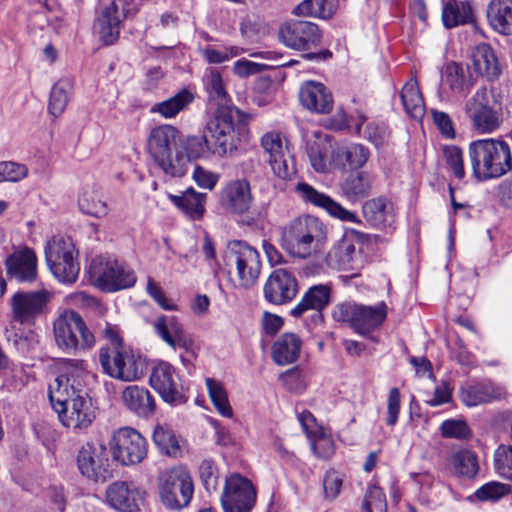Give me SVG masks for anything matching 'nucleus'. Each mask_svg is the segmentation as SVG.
<instances>
[{
  "label": "nucleus",
  "instance_id": "obj_19",
  "mask_svg": "<svg viewBox=\"0 0 512 512\" xmlns=\"http://www.w3.org/2000/svg\"><path fill=\"white\" fill-rule=\"evenodd\" d=\"M118 1L122 5L121 11L117 1L113 0L103 9L97 19L100 38L106 45H112L118 40L123 20L133 18L140 8V3L137 0Z\"/></svg>",
  "mask_w": 512,
  "mask_h": 512
},
{
  "label": "nucleus",
  "instance_id": "obj_30",
  "mask_svg": "<svg viewBox=\"0 0 512 512\" xmlns=\"http://www.w3.org/2000/svg\"><path fill=\"white\" fill-rule=\"evenodd\" d=\"M331 286L328 284H318L310 287L302 296L299 303L292 308L290 314L293 317H301L309 310L316 311L314 319L322 321L321 311L330 303Z\"/></svg>",
  "mask_w": 512,
  "mask_h": 512
},
{
  "label": "nucleus",
  "instance_id": "obj_53",
  "mask_svg": "<svg viewBox=\"0 0 512 512\" xmlns=\"http://www.w3.org/2000/svg\"><path fill=\"white\" fill-rule=\"evenodd\" d=\"M243 52V49L237 46L224 47L218 50L213 46H207L201 49V54L210 64H221L237 57Z\"/></svg>",
  "mask_w": 512,
  "mask_h": 512
},
{
  "label": "nucleus",
  "instance_id": "obj_5",
  "mask_svg": "<svg viewBox=\"0 0 512 512\" xmlns=\"http://www.w3.org/2000/svg\"><path fill=\"white\" fill-rule=\"evenodd\" d=\"M474 176L485 181L499 178L512 169V156L509 145L496 139L472 141L468 148Z\"/></svg>",
  "mask_w": 512,
  "mask_h": 512
},
{
  "label": "nucleus",
  "instance_id": "obj_52",
  "mask_svg": "<svg viewBox=\"0 0 512 512\" xmlns=\"http://www.w3.org/2000/svg\"><path fill=\"white\" fill-rule=\"evenodd\" d=\"M511 492V487L497 481H491L478 488L474 495L480 501H498Z\"/></svg>",
  "mask_w": 512,
  "mask_h": 512
},
{
  "label": "nucleus",
  "instance_id": "obj_9",
  "mask_svg": "<svg viewBox=\"0 0 512 512\" xmlns=\"http://www.w3.org/2000/svg\"><path fill=\"white\" fill-rule=\"evenodd\" d=\"M45 258L51 273L62 283H74L80 271L78 250L68 236L52 237L45 246Z\"/></svg>",
  "mask_w": 512,
  "mask_h": 512
},
{
  "label": "nucleus",
  "instance_id": "obj_3",
  "mask_svg": "<svg viewBox=\"0 0 512 512\" xmlns=\"http://www.w3.org/2000/svg\"><path fill=\"white\" fill-rule=\"evenodd\" d=\"M500 73L493 49L483 43L474 49L470 63L449 62L443 73V82L452 94L466 97L480 77L494 80Z\"/></svg>",
  "mask_w": 512,
  "mask_h": 512
},
{
  "label": "nucleus",
  "instance_id": "obj_47",
  "mask_svg": "<svg viewBox=\"0 0 512 512\" xmlns=\"http://www.w3.org/2000/svg\"><path fill=\"white\" fill-rule=\"evenodd\" d=\"M205 382L209 397L218 413L224 417H232L233 410L229 404L224 385L220 381L211 378H207Z\"/></svg>",
  "mask_w": 512,
  "mask_h": 512
},
{
  "label": "nucleus",
  "instance_id": "obj_51",
  "mask_svg": "<svg viewBox=\"0 0 512 512\" xmlns=\"http://www.w3.org/2000/svg\"><path fill=\"white\" fill-rule=\"evenodd\" d=\"M494 469L500 477L512 482V445H500L495 450Z\"/></svg>",
  "mask_w": 512,
  "mask_h": 512
},
{
  "label": "nucleus",
  "instance_id": "obj_22",
  "mask_svg": "<svg viewBox=\"0 0 512 512\" xmlns=\"http://www.w3.org/2000/svg\"><path fill=\"white\" fill-rule=\"evenodd\" d=\"M149 384L166 403L177 405L185 402L179 375L168 362H160L153 368Z\"/></svg>",
  "mask_w": 512,
  "mask_h": 512
},
{
  "label": "nucleus",
  "instance_id": "obj_6",
  "mask_svg": "<svg viewBox=\"0 0 512 512\" xmlns=\"http://www.w3.org/2000/svg\"><path fill=\"white\" fill-rule=\"evenodd\" d=\"M325 238L324 224L307 215L290 221L283 228L281 245L293 257L305 259L320 248Z\"/></svg>",
  "mask_w": 512,
  "mask_h": 512
},
{
  "label": "nucleus",
  "instance_id": "obj_2",
  "mask_svg": "<svg viewBox=\"0 0 512 512\" xmlns=\"http://www.w3.org/2000/svg\"><path fill=\"white\" fill-rule=\"evenodd\" d=\"M83 360L70 359L64 372L49 383L48 396L61 423L72 429H85L95 419L92 400L84 390Z\"/></svg>",
  "mask_w": 512,
  "mask_h": 512
},
{
  "label": "nucleus",
  "instance_id": "obj_44",
  "mask_svg": "<svg viewBox=\"0 0 512 512\" xmlns=\"http://www.w3.org/2000/svg\"><path fill=\"white\" fill-rule=\"evenodd\" d=\"M73 80L65 77L57 81L50 92L49 112L55 117L61 115L70 101V96L73 89Z\"/></svg>",
  "mask_w": 512,
  "mask_h": 512
},
{
  "label": "nucleus",
  "instance_id": "obj_26",
  "mask_svg": "<svg viewBox=\"0 0 512 512\" xmlns=\"http://www.w3.org/2000/svg\"><path fill=\"white\" fill-rule=\"evenodd\" d=\"M145 492L134 482L115 481L105 492L107 503L115 510L121 512H136Z\"/></svg>",
  "mask_w": 512,
  "mask_h": 512
},
{
  "label": "nucleus",
  "instance_id": "obj_12",
  "mask_svg": "<svg viewBox=\"0 0 512 512\" xmlns=\"http://www.w3.org/2000/svg\"><path fill=\"white\" fill-rule=\"evenodd\" d=\"M102 372L113 379L132 382L143 375L141 357L128 347L103 346L98 350Z\"/></svg>",
  "mask_w": 512,
  "mask_h": 512
},
{
  "label": "nucleus",
  "instance_id": "obj_16",
  "mask_svg": "<svg viewBox=\"0 0 512 512\" xmlns=\"http://www.w3.org/2000/svg\"><path fill=\"white\" fill-rule=\"evenodd\" d=\"M113 458L124 466L142 462L147 456V441L135 429L119 428L110 443Z\"/></svg>",
  "mask_w": 512,
  "mask_h": 512
},
{
  "label": "nucleus",
  "instance_id": "obj_15",
  "mask_svg": "<svg viewBox=\"0 0 512 512\" xmlns=\"http://www.w3.org/2000/svg\"><path fill=\"white\" fill-rule=\"evenodd\" d=\"M80 473L95 483H105L113 477L107 449L104 445L87 442L76 457Z\"/></svg>",
  "mask_w": 512,
  "mask_h": 512
},
{
  "label": "nucleus",
  "instance_id": "obj_61",
  "mask_svg": "<svg viewBox=\"0 0 512 512\" xmlns=\"http://www.w3.org/2000/svg\"><path fill=\"white\" fill-rule=\"evenodd\" d=\"M342 487V477L335 470H329L325 473L323 479V490L326 499L334 500L340 493Z\"/></svg>",
  "mask_w": 512,
  "mask_h": 512
},
{
  "label": "nucleus",
  "instance_id": "obj_40",
  "mask_svg": "<svg viewBox=\"0 0 512 512\" xmlns=\"http://www.w3.org/2000/svg\"><path fill=\"white\" fill-rule=\"evenodd\" d=\"M472 20V9L468 2L450 0L442 10L443 25L448 28H454L463 25Z\"/></svg>",
  "mask_w": 512,
  "mask_h": 512
},
{
  "label": "nucleus",
  "instance_id": "obj_43",
  "mask_svg": "<svg viewBox=\"0 0 512 512\" xmlns=\"http://www.w3.org/2000/svg\"><path fill=\"white\" fill-rule=\"evenodd\" d=\"M194 101V95L187 89H182L174 96L155 104L151 112L159 113L166 119L174 118Z\"/></svg>",
  "mask_w": 512,
  "mask_h": 512
},
{
  "label": "nucleus",
  "instance_id": "obj_11",
  "mask_svg": "<svg viewBox=\"0 0 512 512\" xmlns=\"http://www.w3.org/2000/svg\"><path fill=\"white\" fill-rule=\"evenodd\" d=\"M90 280L94 286L105 292H115L134 286L136 276L125 263L110 256L94 258L89 268Z\"/></svg>",
  "mask_w": 512,
  "mask_h": 512
},
{
  "label": "nucleus",
  "instance_id": "obj_50",
  "mask_svg": "<svg viewBox=\"0 0 512 512\" xmlns=\"http://www.w3.org/2000/svg\"><path fill=\"white\" fill-rule=\"evenodd\" d=\"M360 512H387L386 496L376 484L368 485Z\"/></svg>",
  "mask_w": 512,
  "mask_h": 512
},
{
  "label": "nucleus",
  "instance_id": "obj_17",
  "mask_svg": "<svg viewBox=\"0 0 512 512\" xmlns=\"http://www.w3.org/2000/svg\"><path fill=\"white\" fill-rule=\"evenodd\" d=\"M260 146L267 156L266 161L272 173L277 178L287 181L296 175L294 158L279 133H265L261 137Z\"/></svg>",
  "mask_w": 512,
  "mask_h": 512
},
{
  "label": "nucleus",
  "instance_id": "obj_37",
  "mask_svg": "<svg viewBox=\"0 0 512 512\" xmlns=\"http://www.w3.org/2000/svg\"><path fill=\"white\" fill-rule=\"evenodd\" d=\"M206 193L188 188L180 195L168 194V199L189 219L201 220L205 213Z\"/></svg>",
  "mask_w": 512,
  "mask_h": 512
},
{
  "label": "nucleus",
  "instance_id": "obj_62",
  "mask_svg": "<svg viewBox=\"0 0 512 512\" xmlns=\"http://www.w3.org/2000/svg\"><path fill=\"white\" fill-rule=\"evenodd\" d=\"M147 293L154 301L164 310L173 311L177 309V306L172 303L165 295L162 288L152 278H148Z\"/></svg>",
  "mask_w": 512,
  "mask_h": 512
},
{
  "label": "nucleus",
  "instance_id": "obj_56",
  "mask_svg": "<svg viewBox=\"0 0 512 512\" xmlns=\"http://www.w3.org/2000/svg\"><path fill=\"white\" fill-rule=\"evenodd\" d=\"M200 480L209 493L216 491L218 485L217 467L214 461L204 459L199 465Z\"/></svg>",
  "mask_w": 512,
  "mask_h": 512
},
{
  "label": "nucleus",
  "instance_id": "obj_49",
  "mask_svg": "<svg viewBox=\"0 0 512 512\" xmlns=\"http://www.w3.org/2000/svg\"><path fill=\"white\" fill-rule=\"evenodd\" d=\"M278 380L286 390L294 394H302L308 385L306 374L299 366L284 371Z\"/></svg>",
  "mask_w": 512,
  "mask_h": 512
},
{
  "label": "nucleus",
  "instance_id": "obj_60",
  "mask_svg": "<svg viewBox=\"0 0 512 512\" xmlns=\"http://www.w3.org/2000/svg\"><path fill=\"white\" fill-rule=\"evenodd\" d=\"M206 89L210 99L223 101L226 98V90L223 84L221 74L216 70H211L206 77Z\"/></svg>",
  "mask_w": 512,
  "mask_h": 512
},
{
  "label": "nucleus",
  "instance_id": "obj_59",
  "mask_svg": "<svg viewBox=\"0 0 512 512\" xmlns=\"http://www.w3.org/2000/svg\"><path fill=\"white\" fill-rule=\"evenodd\" d=\"M311 447L317 457L322 459H330L335 451V446L332 438L323 432L319 435L313 434Z\"/></svg>",
  "mask_w": 512,
  "mask_h": 512
},
{
  "label": "nucleus",
  "instance_id": "obj_25",
  "mask_svg": "<svg viewBox=\"0 0 512 512\" xmlns=\"http://www.w3.org/2000/svg\"><path fill=\"white\" fill-rule=\"evenodd\" d=\"M157 336L172 349H184L186 353L195 356L194 341L184 331L183 325L175 316L161 315L153 322Z\"/></svg>",
  "mask_w": 512,
  "mask_h": 512
},
{
  "label": "nucleus",
  "instance_id": "obj_10",
  "mask_svg": "<svg viewBox=\"0 0 512 512\" xmlns=\"http://www.w3.org/2000/svg\"><path fill=\"white\" fill-rule=\"evenodd\" d=\"M332 317L337 322L349 323L360 335H368L377 329L387 317V305L379 302L368 306L354 302H343L334 306Z\"/></svg>",
  "mask_w": 512,
  "mask_h": 512
},
{
  "label": "nucleus",
  "instance_id": "obj_45",
  "mask_svg": "<svg viewBox=\"0 0 512 512\" xmlns=\"http://www.w3.org/2000/svg\"><path fill=\"white\" fill-rule=\"evenodd\" d=\"M455 475L471 479L476 476L479 470L477 456L470 450H460L454 453L450 459Z\"/></svg>",
  "mask_w": 512,
  "mask_h": 512
},
{
  "label": "nucleus",
  "instance_id": "obj_58",
  "mask_svg": "<svg viewBox=\"0 0 512 512\" xmlns=\"http://www.w3.org/2000/svg\"><path fill=\"white\" fill-rule=\"evenodd\" d=\"M28 175L25 165L11 161L0 162V182H18Z\"/></svg>",
  "mask_w": 512,
  "mask_h": 512
},
{
  "label": "nucleus",
  "instance_id": "obj_1",
  "mask_svg": "<svg viewBox=\"0 0 512 512\" xmlns=\"http://www.w3.org/2000/svg\"><path fill=\"white\" fill-rule=\"evenodd\" d=\"M249 138L248 116L235 106H221L207 121L203 135L187 136L181 147L191 159L236 155Z\"/></svg>",
  "mask_w": 512,
  "mask_h": 512
},
{
  "label": "nucleus",
  "instance_id": "obj_4",
  "mask_svg": "<svg viewBox=\"0 0 512 512\" xmlns=\"http://www.w3.org/2000/svg\"><path fill=\"white\" fill-rule=\"evenodd\" d=\"M148 152L154 163L169 177H182L187 172L188 157L181 147L180 131L170 125L154 127L147 140Z\"/></svg>",
  "mask_w": 512,
  "mask_h": 512
},
{
  "label": "nucleus",
  "instance_id": "obj_7",
  "mask_svg": "<svg viewBox=\"0 0 512 512\" xmlns=\"http://www.w3.org/2000/svg\"><path fill=\"white\" fill-rule=\"evenodd\" d=\"M53 335L57 347L67 354L94 347L96 339L83 317L66 309L53 321Z\"/></svg>",
  "mask_w": 512,
  "mask_h": 512
},
{
  "label": "nucleus",
  "instance_id": "obj_13",
  "mask_svg": "<svg viewBox=\"0 0 512 512\" xmlns=\"http://www.w3.org/2000/svg\"><path fill=\"white\" fill-rule=\"evenodd\" d=\"M158 493L166 508L178 510L186 507L194 493L190 472L183 466L163 471L158 477Z\"/></svg>",
  "mask_w": 512,
  "mask_h": 512
},
{
  "label": "nucleus",
  "instance_id": "obj_48",
  "mask_svg": "<svg viewBox=\"0 0 512 512\" xmlns=\"http://www.w3.org/2000/svg\"><path fill=\"white\" fill-rule=\"evenodd\" d=\"M155 445L165 454L176 456L181 449L173 431L164 425H157L153 431Z\"/></svg>",
  "mask_w": 512,
  "mask_h": 512
},
{
  "label": "nucleus",
  "instance_id": "obj_34",
  "mask_svg": "<svg viewBox=\"0 0 512 512\" xmlns=\"http://www.w3.org/2000/svg\"><path fill=\"white\" fill-rule=\"evenodd\" d=\"M125 407L141 418H149L155 412V401L149 390L138 385L127 386L122 392Z\"/></svg>",
  "mask_w": 512,
  "mask_h": 512
},
{
  "label": "nucleus",
  "instance_id": "obj_63",
  "mask_svg": "<svg viewBox=\"0 0 512 512\" xmlns=\"http://www.w3.org/2000/svg\"><path fill=\"white\" fill-rule=\"evenodd\" d=\"M193 179L199 187L212 190L219 180V175L202 166H196L193 172Z\"/></svg>",
  "mask_w": 512,
  "mask_h": 512
},
{
  "label": "nucleus",
  "instance_id": "obj_57",
  "mask_svg": "<svg viewBox=\"0 0 512 512\" xmlns=\"http://www.w3.org/2000/svg\"><path fill=\"white\" fill-rule=\"evenodd\" d=\"M430 113L433 119V123L439 130L440 134L446 139H455L456 129L450 115L437 109H431Z\"/></svg>",
  "mask_w": 512,
  "mask_h": 512
},
{
  "label": "nucleus",
  "instance_id": "obj_31",
  "mask_svg": "<svg viewBox=\"0 0 512 512\" xmlns=\"http://www.w3.org/2000/svg\"><path fill=\"white\" fill-rule=\"evenodd\" d=\"M501 396V389L489 380H470L460 387V399L468 407L489 403Z\"/></svg>",
  "mask_w": 512,
  "mask_h": 512
},
{
  "label": "nucleus",
  "instance_id": "obj_36",
  "mask_svg": "<svg viewBox=\"0 0 512 512\" xmlns=\"http://www.w3.org/2000/svg\"><path fill=\"white\" fill-rule=\"evenodd\" d=\"M301 348L302 341L297 334L284 333L274 342L271 356L277 365L285 366L298 360Z\"/></svg>",
  "mask_w": 512,
  "mask_h": 512
},
{
  "label": "nucleus",
  "instance_id": "obj_46",
  "mask_svg": "<svg viewBox=\"0 0 512 512\" xmlns=\"http://www.w3.org/2000/svg\"><path fill=\"white\" fill-rule=\"evenodd\" d=\"M335 10V0H303L294 9V14L329 19L335 13Z\"/></svg>",
  "mask_w": 512,
  "mask_h": 512
},
{
  "label": "nucleus",
  "instance_id": "obj_33",
  "mask_svg": "<svg viewBox=\"0 0 512 512\" xmlns=\"http://www.w3.org/2000/svg\"><path fill=\"white\" fill-rule=\"evenodd\" d=\"M375 177L368 171H352L340 183V192L350 202H358L371 194Z\"/></svg>",
  "mask_w": 512,
  "mask_h": 512
},
{
  "label": "nucleus",
  "instance_id": "obj_35",
  "mask_svg": "<svg viewBox=\"0 0 512 512\" xmlns=\"http://www.w3.org/2000/svg\"><path fill=\"white\" fill-rule=\"evenodd\" d=\"M360 258L353 241L345 236L328 252L326 262L333 269L353 271L359 268Z\"/></svg>",
  "mask_w": 512,
  "mask_h": 512
},
{
  "label": "nucleus",
  "instance_id": "obj_14",
  "mask_svg": "<svg viewBox=\"0 0 512 512\" xmlns=\"http://www.w3.org/2000/svg\"><path fill=\"white\" fill-rule=\"evenodd\" d=\"M225 263L229 268H235L239 285L244 288L253 286L261 271V261L258 251L240 240L230 241L225 253Z\"/></svg>",
  "mask_w": 512,
  "mask_h": 512
},
{
  "label": "nucleus",
  "instance_id": "obj_38",
  "mask_svg": "<svg viewBox=\"0 0 512 512\" xmlns=\"http://www.w3.org/2000/svg\"><path fill=\"white\" fill-rule=\"evenodd\" d=\"M487 17L495 31L512 35V0H491Z\"/></svg>",
  "mask_w": 512,
  "mask_h": 512
},
{
  "label": "nucleus",
  "instance_id": "obj_8",
  "mask_svg": "<svg viewBox=\"0 0 512 512\" xmlns=\"http://www.w3.org/2000/svg\"><path fill=\"white\" fill-rule=\"evenodd\" d=\"M464 112L472 128L480 134L498 130L502 124V106L485 86L478 88L464 103Z\"/></svg>",
  "mask_w": 512,
  "mask_h": 512
},
{
  "label": "nucleus",
  "instance_id": "obj_39",
  "mask_svg": "<svg viewBox=\"0 0 512 512\" xmlns=\"http://www.w3.org/2000/svg\"><path fill=\"white\" fill-rule=\"evenodd\" d=\"M78 206L82 213L96 218L104 217L109 212L106 201L94 187L82 188L78 197Z\"/></svg>",
  "mask_w": 512,
  "mask_h": 512
},
{
  "label": "nucleus",
  "instance_id": "obj_64",
  "mask_svg": "<svg viewBox=\"0 0 512 512\" xmlns=\"http://www.w3.org/2000/svg\"><path fill=\"white\" fill-rule=\"evenodd\" d=\"M400 412V391L394 387L390 389L387 399V419L386 423L389 426H394L398 421Z\"/></svg>",
  "mask_w": 512,
  "mask_h": 512
},
{
  "label": "nucleus",
  "instance_id": "obj_54",
  "mask_svg": "<svg viewBox=\"0 0 512 512\" xmlns=\"http://www.w3.org/2000/svg\"><path fill=\"white\" fill-rule=\"evenodd\" d=\"M440 431L444 438L464 440L471 436V430L464 420H445L440 426Z\"/></svg>",
  "mask_w": 512,
  "mask_h": 512
},
{
  "label": "nucleus",
  "instance_id": "obj_21",
  "mask_svg": "<svg viewBox=\"0 0 512 512\" xmlns=\"http://www.w3.org/2000/svg\"><path fill=\"white\" fill-rule=\"evenodd\" d=\"M279 39L291 49L307 51L320 45L322 33L315 23L298 20L283 25Z\"/></svg>",
  "mask_w": 512,
  "mask_h": 512
},
{
  "label": "nucleus",
  "instance_id": "obj_41",
  "mask_svg": "<svg viewBox=\"0 0 512 512\" xmlns=\"http://www.w3.org/2000/svg\"><path fill=\"white\" fill-rule=\"evenodd\" d=\"M400 97L403 107L409 116L414 119H421L424 116L425 104L416 80L411 79L405 83Z\"/></svg>",
  "mask_w": 512,
  "mask_h": 512
},
{
  "label": "nucleus",
  "instance_id": "obj_23",
  "mask_svg": "<svg viewBox=\"0 0 512 512\" xmlns=\"http://www.w3.org/2000/svg\"><path fill=\"white\" fill-rule=\"evenodd\" d=\"M297 197L305 204L325 210L332 217L343 222L360 223L357 215L344 208L330 196L315 189L306 182H299L295 186Z\"/></svg>",
  "mask_w": 512,
  "mask_h": 512
},
{
  "label": "nucleus",
  "instance_id": "obj_27",
  "mask_svg": "<svg viewBox=\"0 0 512 512\" xmlns=\"http://www.w3.org/2000/svg\"><path fill=\"white\" fill-rule=\"evenodd\" d=\"M221 206L229 213L243 215L252 203L251 187L247 180L237 179L226 184L221 192Z\"/></svg>",
  "mask_w": 512,
  "mask_h": 512
},
{
  "label": "nucleus",
  "instance_id": "obj_20",
  "mask_svg": "<svg viewBox=\"0 0 512 512\" xmlns=\"http://www.w3.org/2000/svg\"><path fill=\"white\" fill-rule=\"evenodd\" d=\"M52 294L45 290L17 291L10 299L13 320L20 324H32L45 314Z\"/></svg>",
  "mask_w": 512,
  "mask_h": 512
},
{
  "label": "nucleus",
  "instance_id": "obj_28",
  "mask_svg": "<svg viewBox=\"0 0 512 512\" xmlns=\"http://www.w3.org/2000/svg\"><path fill=\"white\" fill-rule=\"evenodd\" d=\"M7 274L19 283H32L37 278V257L30 248L15 251L5 261Z\"/></svg>",
  "mask_w": 512,
  "mask_h": 512
},
{
  "label": "nucleus",
  "instance_id": "obj_42",
  "mask_svg": "<svg viewBox=\"0 0 512 512\" xmlns=\"http://www.w3.org/2000/svg\"><path fill=\"white\" fill-rule=\"evenodd\" d=\"M362 213L370 225L382 227L389 222L391 205L384 197L373 198L364 203Z\"/></svg>",
  "mask_w": 512,
  "mask_h": 512
},
{
  "label": "nucleus",
  "instance_id": "obj_18",
  "mask_svg": "<svg viewBox=\"0 0 512 512\" xmlns=\"http://www.w3.org/2000/svg\"><path fill=\"white\" fill-rule=\"evenodd\" d=\"M256 497V489L249 479L232 474L226 478L220 500L224 512H250Z\"/></svg>",
  "mask_w": 512,
  "mask_h": 512
},
{
  "label": "nucleus",
  "instance_id": "obj_29",
  "mask_svg": "<svg viewBox=\"0 0 512 512\" xmlns=\"http://www.w3.org/2000/svg\"><path fill=\"white\" fill-rule=\"evenodd\" d=\"M299 99L303 107L317 114H328L333 109V96L320 82H305L300 88Z\"/></svg>",
  "mask_w": 512,
  "mask_h": 512
},
{
  "label": "nucleus",
  "instance_id": "obj_32",
  "mask_svg": "<svg viewBox=\"0 0 512 512\" xmlns=\"http://www.w3.org/2000/svg\"><path fill=\"white\" fill-rule=\"evenodd\" d=\"M369 157V148L358 143L339 145L332 151L331 155L334 166L343 171L362 168Z\"/></svg>",
  "mask_w": 512,
  "mask_h": 512
},
{
  "label": "nucleus",
  "instance_id": "obj_24",
  "mask_svg": "<svg viewBox=\"0 0 512 512\" xmlns=\"http://www.w3.org/2000/svg\"><path fill=\"white\" fill-rule=\"evenodd\" d=\"M263 292L269 303L283 305L295 298L298 292V283L294 274L286 269L279 268L270 274Z\"/></svg>",
  "mask_w": 512,
  "mask_h": 512
},
{
  "label": "nucleus",
  "instance_id": "obj_55",
  "mask_svg": "<svg viewBox=\"0 0 512 512\" xmlns=\"http://www.w3.org/2000/svg\"><path fill=\"white\" fill-rule=\"evenodd\" d=\"M443 154L454 176L462 179L465 176L462 150L458 146L449 145L444 147Z\"/></svg>",
  "mask_w": 512,
  "mask_h": 512
}]
</instances>
